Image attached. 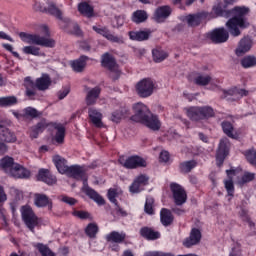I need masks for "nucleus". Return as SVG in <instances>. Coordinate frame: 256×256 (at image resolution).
<instances>
[{"mask_svg": "<svg viewBox=\"0 0 256 256\" xmlns=\"http://www.w3.org/2000/svg\"><path fill=\"white\" fill-rule=\"evenodd\" d=\"M231 13L234 16L226 22V27L232 37H239L241 35L240 29H247L250 25L249 21L245 18V15L249 13V8L235 7L231 10Z\"/></svg>", "mask_w": 256, "mask_h": 256, "instance_id": "obj_1", "label": "nucleus"}, {"mask_svg": "<svg viewBox=\"0 0 256 256\" xmlns=\"http://www.w3.org/2000/svg\"><path fill=\"white\" fill-rule=\"evenodd\" d=\"M66 175L68 177H73V179H82L83 180V187L82 191L87 195L92 201H95L97 205H105V199L97 191L93 190L91 187H89V184H87V178H85V170L79 165H73L68 168V171L66 172Z\"/></svg>", "mask_w": 256, "mask_h": 256, "instance_id": "obj_2", "label": "nucleus"}, {"mask_svg": "<svg viewBox=\"0 0 256 256\" xmlns=\"http://www.w3.org/2000/svg\"><path fill=\"white\" fill-rule=\"evenodd\" d=\"M19 37L21 41L28 43V45H38L39 47H47L48 49H53V47L56 45V42L53 38L41 36L39 34L21 32Z\"/></svg>", "mask_w": 256, "mask_h": 256, "instance_id": "obj_3", "label": "nucleus"}, {"mask_svg": "<svg viewBox=\"0 0 256 256\" xmlns=\"http://www.w3.org/2000/svg\"><path fill=\"white\" fill-rule=\"evenodd\" d=\"M135 89L138 96L147 99L155 92V81L151 78H144L137 82Z\"/></svg>", "mask_w": 256, "mask_h": 256, "instance_id": "obj_4", "label": "nucleus"}, {"mask_svg": "<svg viewBox=\"0 0 256 256\" xmlns=\"http://www.w3.org/2000/svg\"><path fill=\"white\" fill-rule=\"evenodd\" d=\"M21 215L26 227L33 233L37 225H39V218L35 215V212H33V209L30 208V206H23L21 208Z\"/></svg>", "mask_w": 256, "mask_h": 256, "instance_id": "obj_5", "label": "nucleus"}, {"mask_svg": "<svg viewBox=\"0 0 256 256\" xmlns=\"http://www.w3.org/2000/svg\"><path fill=\"white\" fill-rule=\"evenodd\" d=\"M34 9L36 11H42L43 13H48L49 15L56 17V19H59L60 23L61 21H65V18L63 17V11H61V8L57 7V5L53 2H49L47 8L42 7L40 3H36L34 5Z\"/></svg>", "mask_w": 256, "mask_h": 256, "instance_id": "obj_6", "label": "nucleus"}, {"mask_svg": "<svg viewBox=\"0 0 256 256\" xmlns=\"http://www.w3.org/2000/svg\"><path fill=\"white\" fill-rule=\"evenodd\" d=\"M119 163L126 169H137V167H147V161L139 156H130L127 159L125 157L119 158Z\"/></svg>", "mask_w": 256, "mask_h": 256, "instance_id": "obj_7", "label": "nucleus"}, {"mask_svg": "<svg viewBox=\"0 0 256 256\" xmlns=\"http://www.w3.org/2000/svg\"><path fill=\"white\" fill-rule=\"evenodd\" d=\"M170 189L172 191L173 199L175 205L181 206L187 203V192L181 187V185L173 182L170 184Z\"/></svg>", "mask_w": 256, "mask_h": 256, "instance_id": "obj_8", "label": "nucleus"}, {"mask_svg": "<svg viewBox=\"0 0 256 256\" xmlns=\"http://www.w3.org/2000/svg\"><path fill=\"white\" fill-rule=\"evenodd\" d=\"M231 147V143L229 142V139L223 138L220 141L217 153H216V163L218 167H221L223 165V161H225V158L227 155H229V148Z\"/></svg>", "mask_w": 256, "mask_h": 256, "instance_id": "obj_9", "label": "nucleus"}, {"mask_svg": "<svg viewBox=\"0 0 256 256\" xmlns=\"http://www.w3.org/2000/svg\"><path fill=\"white\" fill-rule=\"evenodd\" d=\"M207 38L210 39L212 43H227L229 40V32L225 28H216L207 34Z\"/></svg>", "mask_w": 256, "mask_h": 256, "instance_id": "obj_10", "label": "nucleus"}, {"mask_svg": "<svg viewBox=\"0 0 256 256\" xmlns=\"http://www.w3.org/2000/svg\"><path fill=\"white\" fill-rule=\"evenodd\" d=\"M140 123L152 131H159V129H161V121L159 120V117L151 112H148V114L142 118Z\"/></svg>", "mask_w": 256, "mask_h": 256, "instance_id": "obj_11", "label": "nucleus"}, {"mask_svg": "<svg viewBox=\"0 0 256 256\" xmlns=\"http://www.w3.org/2000/svg\"><path fill=\"white\" fill-rule=\"evenodd\" d=\"M149 185V177L147 175L141 174L136 177L129 187L130 193H141Z\"/></svg>", "mask_w": 256, "mask_h": 256, "instance_id": "obj_12", "label": "nucleus"}, {"mask_svg": "<svg viewBox=\"0 0 256 256\" xmlns=\"http://www.w3.org/2000/svg\"><path fill=\"white\" fill-rule=\"evenodd\" d=\"M133 111L134 115L132 116V121H136V123H141L143 118L151 112L147 105L142 102L134 104Z\"/></svg>", "mask_w": 256, "mask_h": 256, "instance_id": "obj_13", "label": "nucleus"}, {"mask_svg": "<svg viewBox=\"0 0 256 256\" xmlns=\"http://www.w3.org/2000/svg\"><path fill=\"white\" fill-rule=\"evenodd\" d=\"M252 47L253 40L249 37H244L239 41L238 46L235 49V55H237V57H243L245 53H249V51H251Z\"/></svg>", "mask_w": 256, "mask_h": 256, "instance_id": "obj_14", "label": "nucleus"}, {"mask_svg": "<svg viewBox=\"0 0 256 256\" xmlns=\"http://www.w3.org/2000/svg\"><path fill=\"white\" fill-rule=\"evenodd\" d=\"M207 14L205 12H200L196 14H190L184 17V21H186L189 27H197L201 25V21H207Z\"/></svg>", "mask_w": 256, "mask_h": 256, "instance_id": "obj_15", "label": "nucleus"}, {"mask_svg": "<svg viewBox=\"0 0 256 256\" xmlns=\"http://www.w3.org/2000/svg\"><path fill=\"white\" fill-rule=\"evenodd\" d=\"M101 63L102 66L109 69V71H112V73H119V66H117V62L115 61L113 55L109 53L103 54Z\"/></svg>", "mask_w": 256, "mask_h": 256, "instance_id": "obj_16", "label": "nucleus"}, {"mask_svg": "<svg viewBox=\"0 0 256 256\" xmlns=\"http://www.w3.org/2000/svg\"><path fill=\"white\" fill-rule=\"evenodd\" d=\"M60 27L67 31V33H71L72 35H81V28L77 23L71 21L69 18H65L60 22Z\"/></svg>", "mask_w": 256, "mask_h": 256, "instance_id": "obj_17", "label": "nucleus"}, {"mask_svg": "<svg viewBox=\"0 0 256 256\" xmlns=\"http://www.w3.org/2000/svg\"><path fill=\"white\" fill-rule=\"evenodd\" d=\"M201 241V231L197 228H193L190 232V236L183 242L184 247H193V245L199 244Z\"/></svg>", "mask_w": 256, "mask_h": 256, "instance_id": "obj_18", "label": "nucleus"}, {"mask_svg": "<svg viewBox=\"0 0 256 256\" xmlns=\"http://www.w3.org/2000/svg\"><path fill=\"white\" fill-rule=\"evenodd\" d=\"M224 94L225 97H228V99L231 97L232 101H239V99L247 97L249 95V91L241 88H231L224 91Z\"/></svg>", "mask_w": 256, "mask_h": 256, "instance_id": "obj_19", "label": "nucleus"}, {"mask_svg": "<svg viewBox=\"0 0 256 256\" xmlns=\"http://www.w3.org/2000/svg\"><path fill=\"white\" fill-rule=\"evenodd\" d=\"M171 15V7L161 6L158 7L154 12V20L156 23H163Z\"/></svg>", "mask_w": 256, "mask_h": 256, "instance_id": "obj_20", "label": "nucleus"}, {"mask_svg": "<svg viewBox=\"0 0 256 256\" xmlns=\"http://www.w3.org/2000/svg\"><path fill=\"white\" fill-rule=\"evenodd\" d=\"M88 115L95 127H97L98 129H101L102 127H104L103 114L99 110L95 108H90L88 110Z\"/></svg>", "mask_w": 256, "mask_h": 256, "instance_id": "obj_21", "label": "nucleus"}, {"mask_svg": "<svg viewBox=\"0 0 256 256\" xmlns=\"http://www.w3.org/2000/svg\"><path fill=\"white\" fill-rule=\"evenodd\" d=\"M53 163L58 172L61 175H67V171H69V165H67V160L59 155L53 157Z\"/></svg>", "mask_w": 256, "mask_h": 256, "instance_id": "obj_22", "label": "nucleus"}, {"mask_svg": "<svg viewBox=\"0 0 256 256\" xmlns=\"http://www.w3.org/2000/svg\"><path fill=\"white\" fill-rule=\"evenodd\" d=\"M140 235L147 241H155L161 238V233L159 231L153 230V228L143 227L140 229Z\"/></svg>", "mask_w": 256, "mask_h": 256, "instance_id": "obj_23", "label": "nucleus"}, {"mask_svg": "<svg viewBox=\"0 0 256 256\" xmlns=\"http://www.w3.org/2000/svg\"><path fill=\"white\" fill-rule=\"evenodd\" d=\"M38 181H43L47 185H55L57 178L49 172L47 169H40L38 172Z\"/></svg>", "mask_w": 256, "mask_h": 256, "instance_id": "obj_24", "label": "nucleus"}, {"mask_svg": "<svg viewBox=\"0 0 256 256\" xmlns=\"http://www.w3.org/2000/svg\"><path fill=\"white\" fill-rule=\"evenodd\" d=\"M0 141H4L5 143H15L17 137L11 130L0 124Z\"/></svg>", "mask_w": 256, "mask_h": 256, "instance_id": "obj_25", "label": "nucleus"}, {"mask_svg": "<svg viewBox=\"0 0 256 256\" xmlns=\"http://www.w3.org/2000/svg\"><path fill=\"white\" fill-rule=\"evenodd\" d=\"M100 95H101V88L99 86L88 89L86 94V105H95Z\"/></svg>", "mask_w": 256, "mask_h": 256, "instance_id": "obj_26", "label": "nucleus"}, {"mask_svg": "<svg viewBox=\"0 0 256 256\" xmlns=\"http://www.w3.org/2000/svg\"><path fill=\"white\" fill-rule=\"evenodd\" d=\"M24 85L26 88V92H25L26 97L31 100H35V97H37V91H36L37 86H35V84L33 83L30 77L25 78Z\"/></svg>", "mask_w": 256, "mask_h": 256, "instance_id": "obj_27", "label": "nucleus"}, {"mask_svg": "<svg viewBox=\"0 0 256 256\" xmlns=\"http://www.w3.org/2000/svg\"><path fill=\"white\" fill-rule=\"evenodd\" d=\"M34 203L36 207H47L48 205L49 210L53 209V203L45 194H35Z\"/></svg>", "mask_w": 256, "mask_h": 256, "instance_id": "obj_28", "label": "nucleus"}, {"mask_svg": "<svg viewBox=\"0 0 256 256\" xmlns=\"http://www.w3.org/2000/svg\"><path fill=\"white\" fill-rule=\"evenodd\" d=\"M186 115L190 119V121H203L201 116V107L199 106H192L189 108H186Z\"/></svg>", "mask_w": 256, "mask_h": 256, "instance_id": "obj_29", "label": "nucleus"}, {"mask_svg": "<svg viewBox=\"0 0 256 256\" xmlns=\"http://www.w3.org/2000/svg\"><path fill=\"white\" fill-rule=\"evenodd\" d=\"M10 175L11 177H15L16 179H27V177H30L31 172L23 168L21 165L16 164L14 165V169L12 170Z\"/></svg>", "mask_w": 256, "mask_h": 256, "instance_id": "obj_30", "label": "nucleus"}, {"mask_svg": "<svg viewBox=\"0 0 256 256\" xmlns=\"http://www.w3.org/2000/svg\"><path fill=\"white\" fill-rule=\"evenodd\" d=\"M207 21H211V19H217V17H223L225 15V11H223V6L221 3H217L213 6L212 11L205 12Z\"/></svg>", "mask_w": 256, "mask_h": 256, "instance_id": "obj_31", "label": "nucleus"}, {"mask_svg": "<svg viewBox=\"0 0 256 256\" xmlns=\"http://www.w3.org/2000/svg\"><path fill=\"white\" fill-rule=\"evenodd\" d=\"M36 88L39 89V91H47L49 87L51 86V77H49L47 74H42L40 78L36 79Z\"/></svg>", "mask_w": 256, "mask_h": 256, "instance_id": "obj_32", "label": "nucleus"}, {"mask_svg": "<svg viewBox=\"0 0 256 256\" xmlns=\"http://www.w3.org/2000/svg\"><path fill=\"white\" fill-rule=\"evenodd\" d=\"M15 165H17V163H15L13 158L9 156L2 158L0 161V167L5 171V173H8V175H11L12 170L15 169Z\"/></svg>", "mask_w": 256, "mask_h": 256, "instance_id": "obj_33", "label": "nucleus"}, {"mask_svg": "<svg viewBox=\"0 0 256 256\" xmlns=\"http://www.w3.org/2000/svg\"><path fill=\"white\" fill-rule=\"evenodd\" d=\"M22 52L25 55H33L34 57H46L45 52H41V48L35 45L24 46Z\"/></svg>", "mask_w": 256, "mask_h": 256, "instance_id": "obj_34", "label": "nucleus"}, {"mask_svg": "<svg viewBox=\"0 0 256 256\" xmlns=\"http://www.w3.org/2000/svg\"><path fill=\"white\" fill-rule=\"evenodd\" d=\"M100 35H102V37H105V39H107L108 41H111V43H118V45H123V43H125L123 37L111 34V32L105 27L102 29Z\"/></svg>", "mask_w": 256, "mask_h": 256, "instance_id": "obj_35", "label": "nucleus"}, {"mask_svg": "<svg viewBox=\"0 0 256 256\" xmlns=\"http://www.w3.org/2000/svg\"><path fill=\"white\" fill-rule=\"evenodd\" d=\"M117 195H119V193L117 192V189H109L108 190V199L111 203H114V205H116V211L122 215L123 217H125V215H127V212L124 211L123 209H121V207H119L117 205Z\"/></svg>", "mask_w": 256, "mask_h": 256, "instance_id": "obj_36", "label": "nucleus"}, {"mask_svg": "<svg viewBox=\"0 0 256 256\" xmlns=\"http://www.w3.org/2000/svg\"><path fill=\"white\" fill-rule=\"evenodd\" d=\"M160 221L164 227H169L173 223V214L167 208L160 211Z\"/></svg>", "mask_w": 256, "mask_h": 256, "instance_id": "obj_37", "label": "nucleus"}, {"mask_svg": "<svg viewBox=\"0 0 256 256\" xmlns=\"http://www.w3.org/2000/svg\"><path fill=\"white\" fill-rule=\"evenodd\" d=\"M87 59V56H81L79 59L74 60L71 63L73 71L76 73H81V71H83L87 65Z\"/></svg>", "mask_w": 256, "mask_h": 256, "instance_id": "obj_38", "label": "nucleus"}, {"mask_svg": "<svg viewBox=\"0 0 256 256\" xmlns=\"http://www.w3.org/2000/svg\"><path fill=\"white\" fill-rule=\"evenodd\" d=\"M78 11L84 17L91 18L94 15L93 6L89 5L87 2H82L78 5Z\"/></svg>", "mask_w": 256, "mask_h": 256, "instance_id": "obj_39", "label": "nucleus"}, {"mask_svg": "<svg viewBox=\"0 0 256 256\" xmlns=\"http://www.w3.org/2000/svg\"><path fill=\"white\" fill-rule=\"evenodd\" d=\"M53 128L57 131L55 135L56 143H63L65 141V126L61 123H54Z\"/></svg>", "mask_w": 256, "mask_h": 256, "instance_id": "obj_40", "label": "nucleus"}, {"mask_svg": "<svg viewBox=\"0 0 256 256\" xmlns=\"http://www.w3.org/2000/svg\"><path fill=\"white\" fill-rule=\"evenodd\" d=\"M131 41H147L149 39V32L147 31H131L129 32Z\"/></svg>", "mask_w": 256, "mask_h": 256, "instance_id": "obj_41", "label": "nucleus"}, {"mask_svg": "<svg viewBox=\"0 0 256 256\" xmlns=\"http://www.w3.org/2000/svg\"><path fill=\"white\" fill-rule=\"evenodd\" d=\"M222 129L225 135H227V137H230L231 139H237V137H239V135L235 133V129L233 128V124H231V122H222Z\"/></svg>", "mask_w": 256, "mask_h": 256, "instance_id": "obj_42", "label": "nucleus"}, {"mask_svg": "<svg viewBox=\"0 0 256 256\" xmlns=\"http://www.w3.org/2000/svg\"><path fill=\"white\" fill-rule=\"evenodd\" d=\"M125 233H119L117 231H113L106 236L107 241L110 243H123L125 241Z\"/></svg>", "mask_w": 256, "mask_h": 256, "instance_id": "obj_43", "label": "nucleus"}, {"mask_svg": "<svg viewBox=\"0 0 256 256\" xmlns=\"http://www.w3.org/2000/svg\"><path fill=\"white\" fill-rule=\"evenodd\" d=\"M148 17L149 16L147 15V12L145 10H137L132 14V21L133 23H137V24L145 23Z\"/></svg>", "mask_w": 256, "mask_h": 256, "instance_id": "obj_44", "label": "nucleus"}, {"mask_svg": "<svg viewBox=\"0 0 256 256\" xmlns=\"http://www.w3.org/2000/svg\"><path fill=\"white\" fill-rule=\"evenodd\" d=\"M169 55L165 50H162L160 48H156L152 50V57L155 61V63H161L162 61H165Z\"/></svg>", "mask_w": 256, "mask_h": 256, "instance_id": "obj_45", "label": "nucleus"}, {"mask_svg": "<svg viewBox=\"0 0 256 256\" xmlns=\"http://www.w3.org/2000/svg\"><path fill=\"white\" fill-rule=\"evenodd\" d=\"M240 63L244 69H251L256 66V57L254 55L245 56Z\"/></svg>", "mask_w": 256, "mask_h": 256, "instance_id": "obj_46", "label": "nucleus"}, {"mask_svg": "<svg viewBox=\"0 0 256 256\" xmlns=\"http://www.w3.org/2000/svg\"><path fill=\"white\" fill-rule=\"evenodd\" d=\"M200 113L202 121L205 119H210V117H215V110L211 106H201Z\"/></svg>", "mask_w": 256, "mask_h": 256, "instance_id": "obj_47", "label": "nucleus"}, {"mask_svg": "<svg viewBox=\"0 0 256 256\" xmlns=\"http://www.w3.org/2000/svg\"><path fill=\"white\" fill-rule=\"evenodd\" d=\"M18 100L15 96H7L0 98L1 107H11L13 105H17Z\"/></svg>", "mask_w": 256, "mask_h": 256, "instance_id": "obj_48", "label": "nucleus"}, {"mask_svg": "<svg viewBox=\"0 0 256 256\" xmlns=\"http://www.w3.org/2000/svg\"><path fill=\"white\" fill-rule=\"evenodd\" d=\"M125 115H127V110L123 108L116 110L111 115V121H113V123H119L121 119H124Z\"/></svg>", "mask_w": 256, "mask_h": 256, "instance_id": "obj_49", "label": "nucleus"}, {"mask_svg": "<svg viewBox=\"0 0 256 256\" xmlns=\"http://www.w3.org/2000/svg\"><path fill=\"white\" fill-rule=\"evenodd\" d=\"M195 167H197V162L195 160L182 162L180 164L182 173H189L192 169H195Z\"/></svg>", "mask_w": 256, "mask_h": 256, "instance_id": "obj_50", "label": "nucleus"}, {"mask_svg": "<svg viewBox=\"0 0 256 256\" xmlns=\"http://www.w3.org/2000/svg\"><path fill=\"white\" fill-rule=\"evenodd\" d=\"M194 82L196 85L205 87V85H209V83H211V76L200 74L194 79Z\"/></svg>", "mask_w": 256, "mask_h": 256, "instance_id": "obj_51", "label": "nucleus"}, {"mask_svg": "<svg viewBox=\"0 0 256 256\" xmlns=\"http://www.w3.org/2000/svg\"><path fill=\"white\" fill-rule=\"evenodd\" d=\"M23 115L25 119H35V117H39V111L33 107H26L23 109Z\"/></svg>", "mask_w": 256, "mask_h": 256, "instance_id": "obj_52", "label": "nucleus"}, {"mask_svg": "<svg viewBox=\"0 0 256 256\" xmlns=\"http://www.w3.org/2000/svg\"><path fill=\"white\" fill-rule=\"evenodd\" d=\"M245 158L247 159L248 163H250V165H253L254 167H256V150L251 148L249 150H246L244 152Z\"/></svg>", "mask_w": 256, "mask_h": 256, "instance_id": "obj_53", "label": "nucleus"}, {"mask_svg": "<svg viewBox=\"0 0 256 256\" xmlns=\"http://www.w3.org/2000/svg\"><path fill=\"white\" fill-rule=\"evenodd\" d=\"M99 232V227L95 223H90L85 229L86 235L91 239L95 238V235Z\"/></svg>", "mask_w": 256, "mask_h": 256, "instance_id": "obj_54", "label": "nucleus"}, {"mask_svg": "<svg viewBox=\"0 0 256 256\" xmlns=\"http://www.w3.org/2000/svg\"><path fill=\"white\" fill-rule=\"evenodd\" d=\"M35 247L38 249L39 253H41L42 256H55V253L47 247V245H44L42 243H38L35 245Z\"/></svg>", "mask_w": 256, "mask_h": 256, "instance_id": "obj_55", "label": "nucleus"}, {"mask_svg": "<svg viewBox=\"0 0 256 256\" xmlns=\"http://www.w3.org/2000/svg\"><path fill=\"white\" fill-rule=\"evenodd\" d=\"M46 125L44 122H39L36 126L32 128L30 136L32 139H37L39 133H43V129H45Z\"/></svg>", "mask_w": 256, "mask_h": 256, "instance_id": "obj_56", "label": "nucleus"}, {"mask_svg": "<svg viewBox=\"0 0 256 256\" xmlns=\"http://www.w3.org/2000/svg\"><path fill=\"white\" fill-rule=\"evenodd\" d=\"M255 179V173L245 172L241 178L238 179V185H245V183H250Z\"/></svg>", "mask_w": 256, "mask_h": 256, "instance_id": "obj_57", "label": "nucleus"}, {"mask_svg": "<svg viewBox=\"0 0 256 256\" xmlns=\"http://www.w3.org/2000/svg\"><path fill=\"white\" fill-rule=\"evenodd\" d=\"M153 203H155V200L151 197L146 198L145 206H144V211L148 215H153L155 211L153 210Z\"/></svg>", "mask_w": 256, "mask_h": 256, "instance_id": "obj_58", "label": "nucleus"}, {"mask_svg": "<svg viewBox=\"0 0 256 256\" xmlns=\"http://www.w3.org/2000/svg\"><path fill=\"white\" fill-rule=\"evenodd\" d=\"M239 214L243 221H246V223H248L250 229H255V222L251 221L249 214H247V210L242 209Z\"/></svg>", "mask_w": 256, "mask_h": 256, "instance_id": "obj_59", "label": "nucleus"}, {"mask_svg": "<svg viewBox=\"0 0 256 256\" xmlns=\"http://www.w3.org/2000/svg\"><path fill=\"white\" fill-rule=\"evenodd\" d=\"M5 201H7V194L5 193L3 186H0V215H2V217H5V210L2 205Z\"/></svg>", "mask_w": 256, "mask_h": 256, "instance_id": "obj_60", "label": "nucleus"}, {"mask_svg": "<svg viewBox=\"0 0 256 256\" xmlns=\"http://www.w3.org/2000/svg\"><path fill=\"white\" fill-rule=\"evenodd\" d=\"M225 189L227 190V193L230 197H233V194L235 193V186L233 185V180H226L224 182Z\"/></svg>", "mask_w": 256, "mask_h": 256, "instance_id": "obj_61", "label": "nucleus"}, {"mask_svg": "<svg viewBox=\"0 0 256 256\" xmlns=\"http://www.w3.org/2000/svg\"><path fill=\"white\" fill-rule=\"evenodd\" d=\"M74 217H78V219H89L90 214L85 211H75L73 212Z\"/></svg>", "mask_w": 256, "mask_h": 256, "instance_id": "obj_62", "label": "nucleus"}, {"mask_svg": "<svg viewBox=\"0 0 256 256\" xmlns=\"http://www.w3.org/2000/svg\"><path fill=\"white\" fill-rule=\"evenodd\" d=\"M60 201L63 203H67V205H75L77 203V200L75 198H71L69 196H60Z\"/></svg>", "mask_w": 256, "mask_h": 256, "instance_id": "obj_63", "label": "nucleus"}, {"mask_svg": "<svg viewBox=\"0 0 256 256\" xmlns=\"http://www.w3.org/2000/svg\"><path fill=\"white\" fill-rule=\"evenodd\" d=\"M71 90L69 89V87H65V88H63L62 90H60L59 92H58V99H60V101L61 100H63V99H65V97H67V95H69V92H70Z\"/></svg>", "mask_w": 256, "mask_h": 256, "instance_id": "obj_64", "label": "nucleus"}]
</instances>
